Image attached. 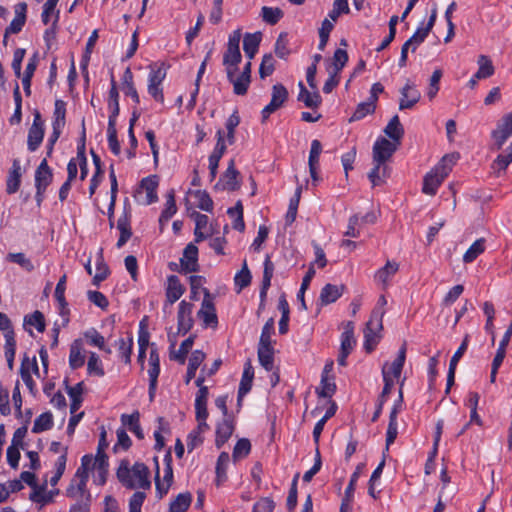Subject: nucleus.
<instances>
[{
  "label": "nucleus",
  "mask_w": 512,
  "mask_h": 512,
  "mask_svg": "<svg viewBox=\"0 0 512 512\" xmlns=\"http://www.w3.org/2000/svg\"><path fill=\"white\" fill-rule=\"evenodd\" d=\"M117 477L129 489H147L151 485L149 469L143 463L137 462L132 467H129V463L123 461L117 470Z\"/></svg>",
  "instance_id": "obj_1"
},
{
  "label": "nucleus",
  "mask_w": 512,
  "mask_h": 512,
  "mask_svg": "<svg viewBox=\"0 0 512 512\" xmlns=\"http://www.w3.org/2000/svg\"><path fill=\"white\" fill-rule=\"evenodd\" d=\"M458 156L445 155L441 161L424 178L422 191L427 195H435L438 187L451 172Z\"/></svg>",
  "instance_id": "obj_2"
},
{
  "label": "nucleus",
  "mask_w": 512,
  "mask_h": 512,
  "mask_svg": "<svg viewBox=\"0 0 512 512\" xmlns=\"http://www.w3.org/2000/svg\"><path fill=\"white\" fill-rule=\"evenodd\" d=\"M89 461L88 457H82L81 465L66 490V495L76 500V502H88L90 498V494L87 490V481L89 478L87 463H89Z\"/></svg>",
  "instance_id": "obj_3"
},
{
  "label": "nucleus",
  "mask_w": 512,
  "mask_h": 512,
  "mask_svg": "<svg viewBox=\"0 0 512 512\" xmlns=\"http://www.w3.org/2000/svg\"><path fill=\"white\" fill-rule=\"evenodd\" d=\"M383 316L384 311H382L381 309H374L372 311L369 321L366 324V327L364 329V347L368 352H371L378 343V333L382 329Z\"/></svg>",
  "instance_id": "obj_4"
},
{
  "label": "nucleus",
  "mask_w": 512,
  "mask_h": 512,
  "mask_svg": "<svg viewBox=\"0 0 512 512\" xmlns=\"http://www.w3.org/2000/svg\"><path fill=\"white\" fill-rule=\"evenodd\" d=\"M158 178L155 175L143 178L140 187L136 192V199L140 204L150 205L158 200L157 187Z\"/></svg>",
  "instance_id": "obj_5"
},
{
  "label": "nucleus",
  "mask_w": 512,
  "mask_h": 512,
  "mask_svg": "<svg viewBox=\"0 0 512 512\" xmlns=\"http://www.w3.org/2000/svg\"><path fill=\"white\" fill-rule=\"evenodd\" d=\"M491 137L497 150L501 149L506 141L512 137V113H507L499 119Z\"/></svg>",
  "instance_id": "obj_6"
},
{
  "label": "nucleus",
  "mask_w": 512,
  "mask_h": 512,
  "mask_svg": "<svg viewBox=\"0 0 512 512\" xmlns=\"http://www.w3.org/2000/svg\"><path fill=\"white\" fill-rule=\"evenodd\" d=\"M436 18L437 7L434 6L431 10V15L427 24L425 26L418 27L415 33L405 42L406 46H409L412 52H415L419 45L423 43L426 37L429 35L430 31L435 25Z\"/></svg>",
  "instance_id": "obj_7"
},
{
  "label": "nucleus",
  "mask_w": 512,
  "mask_h": 512,
  "mask_svg": "<svg viewBox=\"0 0 512 512\" xmlns=\"http://www.w3.org/2000/svg\"><path fill=\"white\" fill-rule=\"evenodd\" d=\"M166 77L162 67L152 68L148 78V93L158 102L163 103L164 96L161 84Z\"/></svg>",
  "instance_id": "obj_8"
},
{
  "label": "nucleus",
  "mask_w": 512,
  "mask_h": 512,
  "mask_svg": "<svg viewBox=\"0 0 512 512\" xmlns=\"http://www.w3.org/2000/svg\"><path fill=\"white\" fill-rule=\"evenodd\" d=\"M52 176L47 160L43 159L35 172L36 198L38 202L42 200L43 193L52 181Z\"/></svg>",
  "instance_id": "obj_9"
},
{
  "label": "nucleus",
  "mask_w": 512,
  "mask_h": 512,
  "mask_svg": "<svg viewBox=\"0 0 512 512\" xmlns=\"http://www.w3.org/2000/svg\"><path fill=\"white\" fill-rule=\"evenodd\" d=\"M406 359V344H403L398 351L397 357L392 363L386 362L382 367V376L385 380V375L389 381L398 379L401 375L404 363Z\"/></svg>",
  "instance_id": "obj_10"
},
{
  "label": "nucleus",
  "mask_w": 512,
  "mask_h": 512,
  "mask_svg": "<svg viewBox=\"0 0 512 512\" xmlns=\"http://www.w3.org/2000/svg\"><path fill=\"white\" fill-rule=\"evenodd\" d=\"M287 98V89L282 84H275L272 87L271 101L262 110L263 119H267L270 114L278 110L286 102Z\"/></svg>",
  "instance_id": "obj_11"
},
{
  "label": "nucleus",
  "mask_w": 512,
  "mask_h": 512,
  "mask_svg": "<svg viewBox=\"0 0 512 512\" xmlns=\"http://www.w3.org/2000/svg\"><path fill=\"white\" fill-rule=\"evenodd\" d=\"M397 149V144L386 138H379L373 146V162L386 163Z\"/></svg>",
  "instance_id": "obj_12"
},
{
  "label": "nucleus",
  "mask_w": 512,
  "mask_h": 512,
  "mask_svg": "<svg viewBox=\"0 0 512 512\" xmlns=\"http://www.w3.org/2000/svg\"><path fill=\"white\" fill-rule=\"evenodd\" d=\"M204 298L202 301L201 309L198 312V316L203 320L206 326L217 324V315L213 302V297L210 292L203 288Z\"/></svg>",
  "instance_id": "obj_13"
},
{
  "label": "nucleus",
  "mask_w": 512,
  "mask_h": 512,
  "mask_svg": "<svg viewBox=\"0 0 512 512\" xmlns=\"http://www.w3.org/2000/svg\"><path fill=\"white\" fill-rule=\"evenodd\" d=\"M43 126L41 115L37 112L34 115L33 123L28 132L27 145L30 151H35L41 144L44 136Z\"/></svg>",
  "instance_id": "obj_14"
},
{
  "label": "nucleus",
  "mask_w": 512,
  "mask_h": 512,
  "mask_svg": "<svg viewBox=\"0 0 512 512\" xmlns=\"http://www.w3.org/2000/svg\"><path fill=\"white\" fill-rule=\"evenodd\" d=\"M401 98L399 109H411L420 100L421 93L416 89L415 85L407 81L405 86L400 90Z\"/></svg>",
  "instance_id": "obj_15"
},
{
  "label": "nucleus",
  "mask_w": 512,
  "mask_h": 512,
  "mask_svg": "<svg viewBox=\"0 0 512 512\" xmlns=\"http://www.w3.org/2000/svg\"><path fill=\"white\" fill-rule=\"evenodd\" d=\"M192 310H193V305L191 303H188L185 300L180 302L179 311H178V332L179 333L185 334L192 328V326H193Z\"/></svg>",
  "instance_id": "obj_16"
},
{
  "label": "nucleus",
  "mask_w": 512,
  "mask_h": 512,
  "mask_svg": "<svg viewBox=\"0 0 512 512\" xmlns=\"http://www.w3.org/2000/svg\"><path fill=\"white\" fill-rule=\"evenodd\" d=\"M185 288L177 276L171 275L167 279L165 307L172 306L184 294Z\"/></svg>",
  "instance_id": "obj_17"
},
{
  "label": "nucleus",
  "mask_w": 512,
  "mask_h": 512,
  "mask_svg": "<svg viewBox=\"0 0 512 512\" xmlns=\"http://www.w3.org/2000/svg\"><path fill=\"white\" fill-rule=\"evenodd\" d=\"M180 263L182 270L187 273L198 270V248L194 244L190 243L185 247Z\"/></svg>",
  "instance_id": "obj_18"
},
{
  "label": "nucleus",
  "mask_w": 512,
  "mask_h": 512,
  "mask_svg": "<svg viewBox=\"0 0 512 512\" xmlns=\"http://www.w3.org/2000/svg\"><path fill=\"white\" fill-rule=\"evenodd\" d=\"M399 264L395 261L388 260L382 268H380L374 275L376 282L381 284L383 288L389 285L390 279L398 272Z\"/></svg>",
  "instance_id": "obj_19"
},
{
  "label": "nucleus",
  "mask_w": 512,
  "mask_h": 512,
  "mask_svg": "<svg viewBox=\"0 0 512 512\" xmlns=\"http://www.w3.org/2000/svg\"><path fill=\"white\" fill-rule=\"evenodd\" d=\"M234 431V424L230 417L223 418V420L218 423L216 428V440L215 444L217 448H221L227 440L230 438Z\"/></svg>",
  "instance_id": "obj_20"
},
{
  "label": "nucleus",
  "mask_w": 512,
  "mask_h": 512,
  "mask_svg": "<svg viewBox=\"0 0 512 512\" xmlns=\"http://www.w3.org/2000/svg\"><path fill=\"white\" fill-rule=\"evenodd\" d=\"M85 363V353L81 339H76L70 346L69 365L72 369L80 368Z\"/></svg>",
  "instance_id": "obj_21"
},
{
  "label": "nucleus",
  "mask_w": 512,
  "mask_h": 512,
  "mask_svg": "<svg viewBox=\"0 0 512 512\" xmlns=\"http://www.w3.org/2000/svg\"><path fill=\"white\" fill-rule=\"evenodd\" d=\"M254 378V369L250 361L244 365V370L238 390V404L241 403L242 398L251 390Z\"/></svg>",
  "instance_id": "obj_22"
},
{
  "label": "nucleus",
  "mask_w": 512,
  "mask_h": 512,
  "mask_svg": "<svg viewBox=\"0 0 512 512\" xmlns=\"http://www.w3.org/2000/svg\"><path fill=\"white\" fill-rule=\"evenodd\" d=\"M237 69H230L226 71L228 80L233 85V92L237 95L246 94L248 87L250 85L251 80L246 76H243L241 73L236 75Z\"/></svg>",
  "instance_id": "obj_23"
},
{
  "label": "nucleus",
  "mask_w": 512,
  "mask_h": 512,
  "mask_svg": "<svg viewBox=\"0 0 512 512\" xmlns=\"http://www.w3.org/2000/svg\"><path fill=\"white\" fill-rule=\"evenodd\" d=\"M27 4L24 2L18 3L15 6V17L6 29V34H16L22 30L26 21Z\"/></svg>",
  "instance_id": "obj_24"
},
{
  "label": "nucleus",
  "mask_w": 512,
  "mask_h": 512,
  "mask_svg": "<svg viewBox=\"0 0 512 512\" xmlns=\"http://www.w3.org/2000/svg\"><path fill=\"white\" fill-rule=\"evenodd\" d=\"M164 461L166 463V467L164 469L163 482L159 481L158 475L156 476V488L161 496L167 493L173 479V471L171 467L172 459L170 451H168L165 455Z\"/></svg>",
  "instance_id": "obj_25"
},
{
  "label": "nucleus",
  "mask_w": 512,
  "mask_h": 512,
  "mask_svg": "<svg viewBox=\"0 0 512 512\" xmlns=\"http://www.w3.org/2000/svg\"><path fill=\"white\" fill-rule=\"evenodd\" d=\"M344 291L343 285H332V284H326L320 293V301L321 304L327 305L330 303L335 302L338 298L341 297Z\"/></svg>",
  "instance_id": "obj_26"
},
{
  "label": "nucleus",
  "mask_w": 512,
  "mask_h": 512,
  "mask_svg": "<svg viewBox=\"0 0 512 512\" xmlns=\"http://www.w3.org/2000/svg\"><path fill=\"white\" fill-rule=\"evenodd\" d=\"M374 168L368 174L373 186L381 185L389 176V167L383 162H373Z\"/></svg>",
  "instance_id": "obj_27"
},
{
  "label": "nucleus",
  "mask_w": 512,
  "mask_h": 512,
  "mask_svg": "<svg viewBox=\"0 0 512 512\" xmlns=\"http://www.w3.org/2000/svg\"><path fill=\"white\" fill-rule=\"evenodd\" d=\"M260 41H261V33L260 32H256L253 34H251V33L245 34L244 40H243V49H244L246 56L249 59H252L255 56V54L257 53Z\"/></svg>",
  "instance_id": "obj_28"
},
{
  "label": "nucleus",
  "mask_w": 512,
  "mask_h": 512,
  "mask_svg": "<svg viewBox=\"0 0 512 512\" xmlns=\"http://www.w3.org/2000/svg\"><path fill=\"white\" fill-rule=\"evenodd\" d=\"M300 92L298 100L303 102L308 108H317L321 104V96L318 92H309L302 82H299Z\"/></svg>",
  "instance_id": "obj_29"
},
{
  "label": "nucleus",
  "mask_w": 512,
  "mask_h": 512,
  "mask_svg": "<svg viewBox=\"0 0 512 512\" xmlns=\"http://www.w3.org/2000/svg\"><path fill=\"white\" fill-rule=\"evenodd\" d=\"M355 344L356 341L354 338V324L352 322H347L341 335L340 351L350 354Z\"/></svg>",
  "instance_id": "obj_30"
},
{
  "label": "nucleus",
  "mask_w": 512,
  "mask_h": 512,
  "mask_svg": "<svg viewBox=\"0 0 512 512\" xmlns=\"http://www.w3.org/2000/svg\"><path fill=\"white\" fill-rule=\"evenodd\" d=\"M58 1L59 0H47L43 5L41 20L45 25H48L52 20L53 26H56L59 19V11L56 10Z\"/></svg>",
  "instance_id": "obj_31"
},
{
  "label": "nucleus",
  "mask_w": 512,
  "mask_h": 512,
  "mask_svg": "<svg viewBox=\"0 0 512 512\" xmlns=\"http://www.w3.org/2000/svg\"><path fill=\"white\" fill-rule=\"evenodd\" d=\"M384 133L393 141H395L396 144L399 143L400 139L404 134V129L400 123L398 115H395L391 118V120L384 129Z\"/></svg>",
  "instance_id": "obj_32"
},
{
  "label": "nucleus",
  "mask_w": 512,
  "mask_h": 512,
  "mask_svg": "<svg viewBox=\"0 0 512 512\" xmlns=\"http://www.w3.org/2000/svg\"><path fill=\"white\" fill-rule=\"evenodd\" d=\"M21 166L18 160H14L12 170L7 179V192L9 194L16 193L20 186Z\"/></svg>",
  "instance_id": "obj_33"
},
{
  "label": "nucleus",
  "mask_w": 512,
  "mask_h": 512,
  "mask_svg": "<svg viewBox=\"0 0 512 512\" xmlns=\"http://www.w3.org/2000/svg\"><path fill=\"white\" fill-rule=\"evenodd\" d=\"M177 212L176 202H175V192L174 190H170L166 195V204L165 208L162 211L159 222L161 225L168 222L170 218Z\"/></svg>",
  "instance_id": "obj_34"
},
{
  "label": "nucleus",
  "mask_w": 512,
  "mask_h": 512,
  "mask_svg": "<svg viewBox=\"0 0 512 512\" xmlns=\"http://www.w3.org/2000/svg\"><path fill=\"white\" fill-rule=\"evenodd\" d=\"M258 359L260 364L265 368V370L271 371L274 367L272 345H259Z\"/></svg>",
  "instance_id": "obj_35"
},
{
  "label": "nucleus",
  "mask_w": 512,
  "mask_h": 512,
  "mask_svg": "<svg viewBox=\"0 0 512 512\" xmlns=\"http://www.w3.org/2000/svg\"><path fill=\"white\" fill-rule=\"evenodd\" d=\"M477 64L479 66L478 71L476 72V78L486 79L491 77L495 68L491 59L486 55H480L477 59Z\"/></svg>",
  "instance_id": "obj_36"
},
{
  "label": "nucleus",
  "mask_w": 512,
  "mask_h": 512,
  "mask_svg": "<svg viewBox=\"0 0 512 512\" xmlns=\"http://www.w3.org/2000/svg\"><path fill=\"white\" fill-rule=\"evenodd\" d=\"M121 421L124 426H127L128 429L134 433L139 439L144 437L142 429L139 425V413L135 412L130 415L123 414L121 416Z\"/></svg>",
  "instance_id": "obj_37"
},
{
  "label": "nucleus",
  "mask_w": 512,
  "mask_h": 512,
  "mask_svg": "<svg viewBox=\"0 0 512 512\" xmlns=\"http://www.w3.org/2000/svg\"><path fill=\"white\" fill-rule=\"evenodd\" d=\"M483 312L486 316V324L485 330L487 333L491 335L492 343L495 341V326H494V317H495V308L494 305L486 301L483 303Z\"/></svg>",
  "instance_id": "obj_38"
},
{
  "label": "nucleus",
  "mask_w": 512,
  "mask_h": 512,
  "mask_svg": "<svg viewBox=\"0 0 512 512\" xmlns=\"http://www.w3.org/2000/svg\"><path fill=\"white\" fill-rule=\"evenodd\" d=\"M5 337V356L7 360V365L10 370L13 369L14 365V357L16 351V341L14 338V332L8 331V333L4 334Z\"/></svg>",
  "instance_id": "obj_39"
},
{
  "label": "nucleus",
  "mask_w": 512,
  "mask_h": 512,
  "mask_svg": "<svg viewBox=\"0 0 512 512\" xmlns=\"http://www.w3.org/2000/svg\"><path fill=\"white\" fill-rule=\"evenodd\" d=\"M117 229L120 231V237L117 241V247L121 248L131 237L129 219L126 215L121 216L117 221Z\"/></svg>",
  "instance_id": "obj_40"
},
{
  "label": "nucleus",
  "mask_w": 512,
  "mask_h": 512,
  "mask_svg": "<svg viewBox=\"0 0 512 512\" xmlns=\"http://www.w3.org/2000/svg\"><path fill=\"white\" fill-rule=\"evenodd\" d=\"M241 53L239 48L227 47L223 56V64L226 71L230 69H237V65L241 62Z\"/></svg>",
  "instance_id": "obj_41"
},
{
  "label": "nucleus",
  "mask_w": 512,
  "mask_h": 512,
  "mask_svg": "<svg viewBox=\"0 0 512 512\" xmlns=\"http://www.w3.org/2000/svg\"><path fill=\"white\" fill-rule=\"evenodd\" d=\"M485 251V239H477L464 253L463 261L465 263L473 262L480 254Z\"/></svg>",
  "instance_id": "obj_42"
},
{
  "label": "nucleus",
  "mask_w": 512,
  "mask_h": 512,
  "mask_svg": "<svg viewBox=\"0 0 512 512\" xmlns=\"http://www.w3.org/2000/svg\"><path fill=\"white\" fill-rule=\"evenodd\" d=\"M192 501V496L190 493H180L177 497L170 503L169 510L170 512H185Z\"/></svg>",
  "instance_id": "obj_43"
},
{
  "label": "nucleus",
  "mask_w": 512,
  "mask_h": 512,
  "mask_svg": "<svg viewBox=\"0 0 512 512\" xmlns=\"http://www.w3.org/2000/svg\"><path fill=\"white\" fill-rule=\"evenodd\" d=\"M238 174V171L234 167V161L231 160L223 176L225 189L233 191L239 187V183L237 181Z\"/></svg>",
  "instance_id": "obj_44"
},
{
  "label": "nucleus",
  "mask_w": 512,
  "mask_h": 512,
  "mask_svg": "<svg viewBox=\"0 0 512 512\" xmlns=\"http://www.w3.org/2000/svg\"><path fill=\"white\" fill-rule=\"evenodd\" d=\"M83 457L89 458V463H87V473L91 470H107L108 468V458L105 453H96L95 457L92 455H84Z\"/></svg>",
  "instance_id": "obj_45"
},
{
  "label": "nucleus",
  "mask_w": 512,
  "mask_h": 512,
  "mask_svg": "<svg viewBox=\"0 0 512 512\" xmlns=\"http://www.w3.org/2000/svg\"><path fill=\"white\" fill-rule=\"evenodd\" d=\"M66 275H63L57 285H56V288H55V298L56 300L58 301L59 305H60V313L61 315H66L67 314V302L65 300V296H64V293H65V289H66Z\"/></svg>",
  "instance_id": "obj_46"
},
{
  "label": "nucleus",
  "mask_w": 512,
  "mask_h": 512,
  "mask_svg": "<svg viewBox=\"0 0 512 512\" xmlns=\"http://www.w3.org/2000/svg\"><path fill=\"white\" fill-rule=\"evenodd\" d=\"M376 109V104L371 102L369 99L365 102H361L358 104L355 112L350 118V122L358 121L364 118L366 115L373 114Z\"/></svg>",
  "instance_id": "obj_47"
},
{
  "label": "nucleus",
  "mask_w": 512,
  "mask_h": 512,
  "mask_svg": "<svg viewBox=\"0 0 512 512\" xmlns=\"http://www.w3.org/2000/svg\"><path fill=\"white\" fill-rule=\"evenodd\" d=\"M53 425V417L50 412H45L39 415L35 421L32 428L33 433H40L46 430H49Z\"/></svg>",
  "instance_id": "obj_48"
},
{
  "label": "nucleus",
  "mask_w": 512,
  "mask_h": 512,
  "mask_svg": "<svg viewBox=\"0 0 512 512\" xmlns=\"http://www.w3.org/2000/svg\"><path fill=\"white\" fill-rule=\"evenodd\" d=\"M507 154H500L494 160L492 169L499 175L501 171H504L508 165L512 162V142L507 148Z\"/></svg>",
  "instance_id": "obj_49"
},
{
  "label": "nucleus",
  "mask_w": 512,
  "mask_h": 512,
  "mask_svg": "<svg viewBox=\"0 0 512 512\" xmlns=\"http://www.w3.org/2000/svg\"><path fill=\"white\" fill-rule=\"evenodd\" d=\"M30 370H32L36 374H39V368L37 365L36 358L33 357L32 359H29V357L24 356L21 364V376L24 382H26L27 384L31 380Z\"/></svg>",
  "instance_id": "obj_50"
},
{
  "label": "nucleus",
  "mask_w": 512,
  "mask_h": 512,
  "mask_svg": "<svg viewBox=\"0 0 512 512\" xmlns=\"http://www.w3.org/2000/svg\"><path fill=\"white\" fill-rule=\"evenodd\" d=\"M111 89L109 91L108 107L111 111L109 117H117L119 114V93L114 79L111 80Z\"/></svg>",
  "instance_id": "obj_51"
},
{
  "label": "nucleus",
  "mask_w": 512,
  "mask_h": 512,
  "mask_svg": "<svg viewBox=\"0 0 512 512\" xmlns=\"http://www.w3.org/2000/svg\"><path fill=\"white\" fill-rule=\"evenodd\" d=\"M66 104L62 100L55 101L53 127L63 129L65 126Z\"/></svg>",
  "instance_id": "obj_52"
},
{
  "label": "nucleus",
  "mask_w": 512,
  "mask_h": 512,
  "mask_svg": "<svg viewBox=\"0 0 512 512\" xmlns=\"http://www.w3.org/2000/svg\"><path fill=\"white\" fill-rule=\"evenodd\" d=\"M228 214L234 218L233 228L242 232L245 228V224L243 220V207L241 202H237L235 207L229 208Z\"/></svg>",
  "instance_id": "obj_53"
},
{
  "label": "nucleus",
  "mask_w": 512,
  "mask_h": 512,
  "mask_svg": "<svg viewBox=\"0 0 512 512\" xmlns=\"http://www.w3.org/2000/svg\"><path fill=\"white\" fill-rule=\"evenodd\" d=\"M348 62V53L344 49H337L334 52L333 58H332V65L329 68L331 71L335 73H339L343 67Z\"/></svg>",
  "instance_id": "obj_54"
},
{
  "label": "nucleus",
  "mask_w": 512,
  "mask_h": 512,
  "mask_svg": "<svg viewBox=\"0 0 512 512\" xmlns=\"http://www.w3.org/2000/svg\"><path fill=\"white\" fill-rule=\"evenodd\" d=\"M87 371L89 374L96 375L98 377H102L105 374L102 362L98 355L94 352H91L89 355V359L87 362Z\"/></svg>",
  "instance_id": "obj_55"
},
{
  "label": "nucleus",
  "mask_w": 512,
  "mask_h": 512,
  "mask_svg": "<svg viewBox=\"0 0 512 512\" xmlns=\"http://www.w3.org/2000/svg\"><path fill=\"white\" fill-rule=\"evenodd\" d=\"M261 16L265 22L274 25L283 17V11L277 7L272 8L264 6L261 10Z\"/></svg>",
  "instance_id": "obj_56"
},
{
  "label": "nucleus",
  "mask_w": 512,
  "mask_h": 512,
  "mask_svg": "<svg viewBox=\"0 0 512 512\" xmlns=\"http://www.w3.org/2000/svg\"><path fill=\"white\" fill-rule=\"evenodd\" d=\"M251 273L248 269L247 262L244 260L242 269L235 275V285L239 287V290L247 287L251 282Z\"/></svg>",
  "instance_id": "obj_57"
},
{
  "label": "nucleus",
  "mask_w": 512,
  "mask_h": 512,
  "mask_svg": "<svg viewBox=\"0 0 512 512\" xmlns=\"http://www.w3.org/2000/svg\"><path fill=\"white\" fill-rule=\"evenodd\" d=\"M84 338L87 340V342L95 347H98L100 349L105 350L106 352L110 353L109 349L105 348V339L104 337L98 333L95 329H90L84 333Z\"/></svg>",
  "instance_id": "obj_58"
},
{
  "label": "nucleus",
  "mask_w": 512,
  "mask_h": 512,
  "mask_svg": "<svg viewBox=\"0 0 512 512\" xmlns=\"http://www.w3.org/2000/svg\"><path fill=\"white\" fill-rule=\"evenodd\" d=\"M26 325L34 326L38 332H43L45 330L43 314L40 311H35L32 314L25 316L24 326Z\"/></svg>",
  "instance_id": "obj_59"
},
{
  "label": "nucleus",
  "mask_w": 512,
  "mask_h": 512,
  "mask_svg": "<svg viewBox=\"0 0 512 512\" xmlns=\"http://www.w3.org/2000/svg\"><path fill=\"white\" fill-rule=\"evenodd\" d=\"M7 260L13 263L18 264L24 270L31 272L34 270V265L32 261L25 256L23 253H9L7 255Z\"/></svg>",
  "instance_id": "obj_60"
},
{
  "label": "nucleus",
  "mask_w": 512,
  "mask_h": 512,
  "mask_svg": "<svg viewBox=\"0 0 512 512\" xmlns=\"http://www.w3.org/2000/svg\"><path fill=\"white\" fill-rule=\"evenodd\" d=\"M192 195L196 199L197 206L201 210H204V211H207V212L212 210V208H213V201H212V199L210 198V196L208 195L207 192L202 191V190H197V191H194L192 193Z\"/></svg>",
  "instance_id": "obj_61"
},
{
  "label": "nucleus",
  "mask_w": 512,
  "mask_h": 512,
  "mask_svg": "<svg viewBox=\"0 0 512 512\" xmlns=\"http://www.w3.org/2000/svg\"><path fill=\"white\" fill-rule=\"evenodd\" d=\"M132 346H133L132 338H128V339L121 338L118 340L119 354L125 363H130V361H131Z\"/></svg>",
  "instance_id": "obj_62"
},
{
  "label": "nucleus",
  "mask_w": 512,
  "mask_h": 512,
  "mask_svg": "<svg viewBox=\"0 0 512 512\" xmlns=\"http://www.w3.org/2000/svg\"><path fill=\"white\" fill-rule=\"evenodd\" d=\"M335 383L329 379L326 375H322L320 388L317 389V393L321 397H331L335 392Z\"/></svg>",
  "instance_id": "obj_63"
},
{
  "label": "nucleus",
  "mask_w": 512,
  "mask_h": 512,
  "mask_svg": "<svg viewBox=\"0 0 512 512\" xmlns=\"http://www.w3.org/2000/svg\"><path fill=\"white\" fill-rule=\"evenodd\" d=\"M275 53L279 58L285 59L289 54L287 33H281L275 43Z\"/></svg>",
  "instance_id": "obj_64"
}]
</instances>
